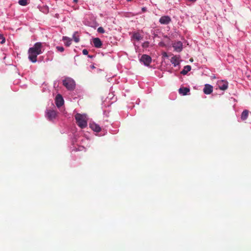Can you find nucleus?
<instances>
[{
    "label": "nucleus",
    "instance_id": "nucleus-31",
    "mask_svg": "<svg viewBox=\"0 0 251 251\" xmlns=\"http://www.w3.org/2000/svg\"><path fill=\"white\" fill-rule=\"evenodd\" d=\"M190 61H193V59H190Z\"/></svg>",
    "mask_w": 251,
    "mask_h": 251
},
{
    "label": "nucleus",
    "instance_id": "nucleus-15",
    "mask_svg": "<svg viewBox=\"0 0 251 251\" xmlns=\"http://www.w3.org/2000/svg\"><path fill=\"white\" fill-rule=\"evenodd\" d=\"M179 93L183 95H186L190 91V89L187 87L180 88L178 90Z\"/></svg>",
    "mask_w": 251,
    "mask_h": 251
},
{
    "label": "nucleus",
    "instance_id": "nucleus-21",
    "mask_svg": "<svg viewBox=\"0 0 251 251\" xmlns=\"http://www.w3.org/2000/svg\"><path fill=\"white\" fill-rule=\"evenodd\" d=\"M0 40L1 41H0V44H3L5 42V38L4 37L3 34L0 33Z\"/></svg>",
    "mask_w": 251,
    "mask_h": 251
},
{
    "label": "nucleus",
    "instance_id": "nucleus-20",
    "mask_svg": "<svg viewBox=\"0 0 251 251\" xmlns=\"http://www.w3.org/2000/svg\"><path fill=\"white\" fill-rule=\"evenodd\" d=\"M77 33V32H75L74 35H73V39L75 42L78 43L79 41V38L77 36H76V34Z\"/></svg>",
    "mask_w": 251,
    "mask_h": 251
},
{
    "label": "nucleus",
    "instance_id": "nucleus-4",
    "mask_svg": "<svg viewBox=\"0 0 251 251\" xmlns=\"http://www.w3.org/2000/svg\"><path fill=\"white\" fill-rule=\"evenodd\" d=\"M140 61L143 62L146 66H149L151 61V57L147 54H143L141 58Z\"/></svg>",
    "mask_w": 251,
    "mask_h": 251
},
{
    "label": "nucleus",
    "instance_id": "nucleus-26",
    "mask_svg": "<svg viewBox=\"0 0 251 251\" xmlns=\"http://www.w3.org/2000/svg\"><path fill=\"white\" fill-rule=\"evenodd\" d=\"M146 10H147V9H146V7H142V11L143 12H146Z\"/></svg>",
    "mask_w": 251,
    "mask_h": 251
},
{
    "label": "nucleus",
    "instance_id": "nucleus-23",
    "mask_svg": "<svg viewBox=\"0 0 251 251\" xmlns=\"http://www.w3.org/2000/svg\"><path fill=\"white\" fill-rule=\"evenodd\" d=\"M98 32L100 33H103L104 32V29L102 27H99L98 28Z\"/></svg>",
    "mask_w": 251,
    "mask_h": 251
},
{
    "label": "nucleus",
    "instance_id": "nucleus-27",
    "mask_svg": "<svg viewBox=\"0 0 251 251\" xmlns=\"http://www.w3.org/2000/svg\"><path fill=\"white\" fill-rule=\"evenodd\" d=\"M163 55H164V56H166V57H167V53H166V52H164V53H163Z\"/></svg>",
    "mask_w": 251,
    "mask_h": 251
},
{
    "label": "nucleus",
    "instance_id": "nucleus-14",
    "mask_svg": "<svg viewBox=\"0 0 251 251\" xmlns=\"http://www.w3.org/2000/svg\"><path fill=\"white\" fill-rule=\"evenodd\" d=\"M249 111L248 110H244L241 115V119L242 121H245L247 119L249 116Z\"/></svg>",
    "mask_w": 251,
    "mask_h": 251
},
{
    "label": "nucleus",
    "instance_id": "nucleus-18",
    "mask_svg": "<svg viewBox=\"0 0 251 251\" xmlns=\"http://www.w3.org/2000/svg\"><path fill=\"white\" fill-rule=\"evenodd\" d=\"M132 37L138 41H139L142 38V37L138 32L133 33Z\"/></svg>",
    "mask_w": 251,
    "mask_h": 251
},
{
    "label": "nucleus",
    "instance_id": "nucleus-16",
    "mask_svg": "<svg viewBox=\"0 0 251 251\" xmlns=\"http://www.w3.org/2000/svg\"><path fill=\"white\" fill-rule=\"evenodd\" d=\"M191 67L190 65H187L184 66L183 69L180 72V74L183 75H186L188 72L190 71Z\"/></svg>",
    "mask_w": 251,
    "mask_h": 251
},
{
    "label": "nucleus",
    "instance_id": "nucleus-22",
    "mask_svg": "<svg viewBox=\"0 0 251 251\" xmlns=\"http://www.w3.org/2000/svg\"><path fill=\"white\" fill-rule=\"evenodd\" d=\"M56 49L58 51L60 52H63L64 50V49L63 47L57 46L56 47Z\"/></svg>",
    "mask_w": 251,
    "mask_h": 251
},
{
    "label": "nucleus",
    "instance_id": "nucleus-12",
    "mask_svg": "<svg viewBox=\"0 0 251 251\" xmlns=\"http://www.w3.org/2000/svg\"><path fill=\"white\" fill-rule=\"evenodd\" d=\"M219 87L220 90H226L228 87V83L226 81H221L219 82Z\"/></svg>",
    "mask_w": 251,
    "mask_h": 251
},
{
    "label": "nucleus",
    "instance_id": "nucleus-13",
    "mask_svg": "<svg viewBox=\"0 0 251 251\" xmlns=\"http://www.w3.org/2000/svg\"><path fill=\"white\" fill-rule=\"evenodd\" d=\"M90 128L95 132H99L101 130L100 127L95 123L90 124Z\"/></svg>",
    "mask_w": 251,
    "mask_h": 251
},
{
    "label": "nucleus",
    "instance_id": "nucleus-30",
    "mask_svg": "<svg viewBox=\"0 0 251 251\" xmlns=\"http://www.w3.org/2000/svg\"><path fill=\"white\" fill-rule=\"evenodd\" d=\"M131 0H127V1H131Z\"/></svg>",
    "mask_w": 251,
    "mask_h": 251
},
{
    "label": "nucleus",
    "instance_id": "nucleus-9",
    "mask_svg": "<svg viewBox=\"0 0 251 251\" xmlns=\"http://www.w3.org/2000/svg\"><path fill=\"white\" fill-rule=\"evenodd\" d=\"M213 86L210 84H206L204 85L203 91L205 94L209 95L213 92Z\"/></svg>",
    "mask_w": 251,
    "mask_h": 251
},
{
    "label": "nucleus",
    "instance_id": "nucleus-1",
    "mask_svg": "<svg viewBox=\"0 0 251 251\" xmlns=\"http://www.w3.org/2000/svg\"><path fill=\"white\" fill-rule=\"evenodd\" d=\"M42 49V44L41 42H37L32 47L30 48L28 50V59L29 60L33 63L36 62L37 56L43 52Z\"/></svg>",
    "mask_w": 251,
    "mask_h": 251
},
{
    "label": "nucleus",
    "instance_id": "nucleus-11",
    "mask_svg": "<svg viewBox=\"0 0 251 251\" xmlns=\"http://www.w3.org/2000/svg\"><path fill=\"white\" fill-rule=\"evenodd\" d=\"M93 42L95 47L97 48H100L102 45L101 40L99 38H94Z\"/></svg>",
    "mask_w": 251,
    "mask_h": 251
},
{
    "label": "nucleus",
    "instance_id": "nucleus-6",
    "mask_svg": "<svg viewBox=\"0 0 251 251\" xmlns=\"http://www.w3.org/2000/svg\"><path fill=\"white\" fill-rule=\"evenodd\" d=\"M171 21V18L168 16H162L159 19V22L161 24L167 25Z\"/></svg>",
    "mask_w": 251,
    "mask_h": 251
},
{
    "label": "nucleus",
    "instance_id": "nucleus-3",
    "mask_svg": "<svg viewBox=\"0 0 251 251\" xmlns=\"http://www.w3.org/2000/svg\"><path fill=\"white\" fill-rule=\"evenodd\" d=\"M63 85L69 90H73L75 89V81L70 77L65 78L63 81Z\"/></svg>",
    "mask_w": 251,
    "mask_h": 251
},
{
    "label": "nucleus",
    "instance_id": "nucleus-2",
    "mask_svg": "<svg viewBox=\"0 0 251 251\" xmlns=\"http://www.w3.org/2000/svg\"><path fill=\"white\" fill-rule=\"evenodd\" d=\"M77 125L81 128H84L87 126V118L86 115L77 113L75 116Z\"/></svg>",
    "mask_w": 251,
    "mask_h": 251
},
{
    "label": "nucleus",
    "instance_id": "nucleus-28",
    "mask_svg": "<svg viewBox=\"0 0 251 251\" xmlns=\"http://www.w3.org/2000/svg\"><path fill=\"white\" fill-rule=\"evenodd\" d=\"M78 1V0H74V2H77Z\"/></svg>",
    "mask_w": 251,
    "mask_h": 251
},
{
    "label": "nucleus",
    "instance_id": "nucleus-7",
    "mask_svg": "<svg viewBox=\"0 0 251 251\" xmlns=\"http://www.w3.org/2000/svg\"><path fill=\"white\" fill-rule=\"evenodd\" d=\"M55 103L58 107L61 106L64 104V100L61 95L58 94L55 98Z\"/></svg>",
    "mask_w": 251,
    "mask_h": 251
},
{
    "label": "nucleus",
    "instance_id": "nucleus-25",
    "mask_svg": "<svg viewBox=\"0 0 251 251\" xmlns=\"http://www.w3.org/2000/svg\"><path fill=\"white\" fill-rule=\"evenodd\" d=\"M82 53L84 55H87L88 53V51L86 49H84L82 50Z\"/></svg>",
    "mask_w": 251,
    "mask_h": 251
},
{
    "label": "nucleus",
    "instance_id": "nucleus-19",
    "mask_svg": "<svg viewBox=\"0 0 251 251\" xmlns=\"http://www.w3.org/2000/svg\"><path fill=\"white\" fill-rule=\"evenodd\" d=\"M28 0H19V4L22 6H25L27 4Z\"/></svg>",
    "mask_w": 251,
    "mask_h": 251
},
{
    "label": "nucleus",
    "instance_id": "nucleus-5",
    "mask_svg": "<svg viewBox=\"0 0 251 251\" xmlns=\"http://www.w3.org/2000/svg\"><path fill=\"white\" fill-rule=\"evenodd\" d=\"M173 47L174 48L175 50L177 52H180L182 49V43L180 41L176 42L173 44Z\"/></svg>",
    "mask_w": 251,
    "mask_h": 251
},
{
    "label": "nucleus",
    "instance_id": "nucleus-17",
    "mask_svg": "<svg viewBox=\"0 0 251 251\" xmlns=\"http://www.w3.org/2000/svg\"><path fill=\"white\" fill-rule=\"evenodd\" d=\"M62 40L64 41H66V42H65V45L66 46L69 47L71 44V41H72V40L71 39H70L69 37H66V36H63V38H62Z\"/></svg>",
    "mask_w": 251,
    "mask_h": 251
},
{
    "label": "nucleus",
    "instance_id": "nucleus-24",
    "mask_svg": "<svg viewBox=\"0 0 251 251\" xmlns=\"http://www.w3.org/2000/svg\"><path fill=\"white\" fill-rule=\"evenodd\" d=\"M149 43L148 42H145L143 44V47L147 48L149 46Z\"/></svg>",
    "mask_w": 251,
    "mask_h": 251
},
{
    "label": "nucleus",
    "instance_id": "nucleus-29",
    "mask_svg": "<svg viewBox=\"0 0 251 251\" xmlns=\"http://www.w3.org/2000/svg\"><path fill=\"white\" fill-rule=\"evenodd\" d=\"M88 57H90V58H92V56L89 55Z\"/></svg>",
    "mask_w": 251,
    "mask_h": 251
},
{
    "label": "nucleus",
    "instance_id": "nucleus-10",
    "mask_svg": "<svg viewBox=\"0 0 251 251\" xmlns=\"http://www.w3.org/2000/svg\"><path fill=\"white\" fill-rule=\"evenodd\" d=\"M179 55H175L173 56L171 59V62L174 64L175 67L179 64Z\"/></svg>",
    "mask_w": 251,
    "mask_h": 251
},
{
    "label": "nucleus",
    "instance_id": "nucleus-8",
    "mask_svg": "<svg viewBox=\"0 0 251 251\" xmlns=\"http://www.w3.org/2000/svg\"><path fill=\"white\" fill-rule=\"evenodd\" d=\"M47 115L49 119L52 120L55 118L56 112L53 110L49 109L47 111Z\"/></svg>",
    "mask_w": 251,
    "mask_h": 251
}]
</instances>
